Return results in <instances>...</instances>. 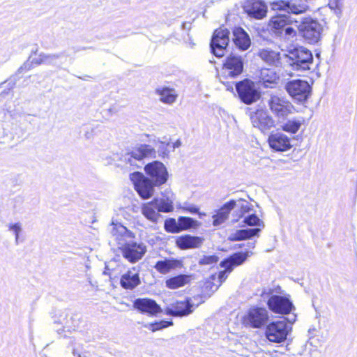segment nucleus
<instances>
[{
    "mask_svg": "<svg viewBox=\"0 0 357 357\" xmlns=\"http://www.w3.org/2000/svg\"><path fill=\"white\" fill-rule=\"evenodd\" d=\"M238 202L239 204L237 206L240 208L239 217H243L245 213L251 211V206L244 199H240Z\"/></svg>",
    "mask_w": 357,
    "mask_h": 357,
    "instance_id": "43",
    "label": "nucleus"
},
{
    "mask_svg": "<svg viewBox=\"0 0 357 357\" xmlns=\"http://www.w3.org/2000/svg\"><path fill=\"white\" fill-rule=\"evenodd\" d=\"M183 266V261L174 258H165L159 260L154 266V268L161 274L165 275L172 270L181 268Z\"/></svg>",
    "mask_w": 357,
    "mask_h": 357,
    "instance_id": "27",
    "label": "nucleus"
},
{
    "mask_svg": "<svg viewBox=\"0 0 357 357\" xmlns=\"http://www.w3.org/2000/svg\"><path fill=\"white\" fill-rule=\"evenodd\" d=\"M79 79H86L85 77H78Z\"/></svg>",
    "mask_w": 357,
    "mask_h": 357,
    "instance_id": "52",
    "label": "nucleus"
},
{
    "mask_svg": "<svg viewBox=\"0 0 357 357\" xmlns=\"http://www.w3.org/2000/svg\"><path fill=\"white\" fill-rule=\"evenodd\" d=\"M273 290L269 289L267 291H263L261 296L264 298L269 297L267 305L269 309L275 313L289 314L292 310L294 309V306L291 301L284 296L278 295H272Z\"/></svg>",
    "mask_w": 357,
    "mask_h": 357,
    "instance_id": "10",
    "label": "nucleus"
},
{
    "mask_svg": "<svg viewBox=\"0 0 357 357\" xmlns=\"http://www.w3.org/2000/svg\"><path fill=\"white\" fill-rule=\"evenodd\" d=\"M243 222L248 226H255L257 227L236 230L231 234L229 238L231 241H243L254 236H259L261 229L265 227L264 222L255 213L245 217Z\"/></svg>",
    "mask_w": 357,
    "mask_h": 357,
    "instance_id": "8",
    "label": "nucleus"
},
{
    "mask_svg": "<svg viewBox=\"0 0 357 357\" xmlns=\"http://www.w3.org/2000/svg\"><path fill=\"white\" fill-rule=\"evenodd\" d=\"M258 56L266 63L269 65L276 66L282 56L280 52L273 51L270 49H261L258 52Z\"/></svg>",
    "mask_w": 357,
    "mask_h": 357,
    "instance_id": "30",
    "label": "nucleus"
},
{
    "mask_svg": "<svg viewBox=\"0 0 357 357\" xmlns=\"http://www.w3.org/2000/svg\"><path fill=\"white\" fill-rule=\"evenodd\" d=\"M8 230L12 231L15 235V245L19 244L20 234L22 231V225L20 222H16L14 224L8 225Z\"/></svg>",
    "mask_w": 357,
    "mask_h": 357,
    "instance_id": "40",
    "label": "nucleus"
},
{
    "mask_svg": "<svg viewBox=\"0 0 357 357\" xmlns=\"http://www.w3.org/2000/svg\"><path fill=\"white\" fill-rule=\"evenodd\" d=\"M157 142L160 143V145L158 146V152L162 155H168L171 151L170 146H167V143L169 142L166 137H163V139H158Z\"/></svg>",
    "mask_w": 357,
    "mask_h": 357,
    "instance_id": "41",
    "label": "nucleus"
},
{
    "mask_svg": "<svg viewBox=\"0 0 357 357\" xmlns=\"http://www.w3.org/2000/svg\"><path fill=\"white\" fill-rule=\"evenodd\" d=\"M173 325L172 321H160L159 322L150 323L144 326L153 332H155L158 330L163 329L168 326Z\"/></svg>",
    "mask_w": 357,
    "mask_h": 357,
    "instance_id": "39",
    "label": "nucleus"
},
{
    "mask_svg": "<svg viewBox=\"0 0 357 357\" xmlns=\"http://www.w3.org/2000/svg\"><path fill=\"white\" fill-rule=\"evenodd\" d=\"M167 146H170L171 151H174L176 148L181 146V142L180 139H177L174 143L171 144L169 142L167 143Z\"/></svg>",
    "mask_w": 357,
    "mask_h": 357,
    "instance_id": "48",
    "label": "nucleus"
},
{
    "mask_svg": "<svg viewBox=\"0 0 357 357\" xmlns=\"http://www.w3.org/2000/svg\"><path fill=\"white\" fill-rule=\"evenodd\" d=\"M269 316L268 312L264 307H252L243 317V322L246 326L259 328L266 324Z\"/></svg>",
    "mask_w": 357,
    "mask_h": 357,
    "instance_id": "15",
    "label": "nucleus"
},
{
    "mask_svg": "<svg viewBox=\"0 0 357 357\" xmlns=\"http://www.w3.org/2000/svg\"><path fill=\"white\" fill-rule=\"evenodd\" d=\"M279 80V76L271 69H263L261 72V82L264 87L273 88Z\"/></svg>",
    "mask_w": 357,
    "mask_h": 357,
    "instance_id": "31",
    "label": "nucleus"
},
{
    "mask_svg": "<svg viewBox=\"0 0 357 357\" xmlns=\"http://www.w3.org/2000/svg\"><path fill=\"white\" fill-rule=\"evenodd\" d=\"M233 41L241 51L248 50L251 45V39L248 33L241 26H236L232 30Z\"/></svg>",
    "mask_w": 357,
    "mask_h": 357,
    "instance_id": "24",
    "label": "nucleus"
},
{
    "mask_svg": "<svg viewBox=\"0 0 357 357\" xmlns=\"http://www.w3.org/2000/svg\"><path fill=\"white\" fill-rule=\"evenodd\" d=\"M225 73L230 77H236L242 73L243 61L241 56L231 54L224 63Z\"/></svg>",
    "mask_w": 357,
    "mask_h": 357,
    "instance_id": "17",
    "label": "nucleus"
},
{
    "mask_svg": "<svg viewBox=\"0 0 357 357\" xmlns=\"http://www.w3.org/2000/svg\"><path fill=\"white\" fill-rule=\"evenodd\" d=\"M164 228L167 232L172 234H177L180 231V226L178 225V219L169 218L165 221Z\"/></svg>",
    "mask_w": 357,
    "mask_h": 357,
    "instance_id": "38",
    "label": "nucleus"
},
{
    "mask_svg": "<svg viewBox=\"0 0 357 357\" xmlns=\"http://www.w3.org/2000/svg\"><path fill=\"white\" fill-rule=\"evenodd\" d=\"M236 206L235 200H230L225 203L217 212L213 215V225L215 227L222 225L228 218L231 211Z\"/></svg>",
    "mask_w": 357,
    "mask_h": 357,
    "instance_id": "28",
    "label": "nucleus"
},
{
    "mask_svg": "<svg viewBox=\"0 0 357 357\" xmlns=\"http://www.w3.org/2000/svg\"><path fill=\"white\" fill-rule=\"evenodd\" d=\"M248 246L250 248H254L255 247V242H249Z\"/></svg>",
    "mask_w": 357,
    "mask_h": 357,
    "instance_id": "51",
    "label": "nucleus"
},
{
    "mask_svg": "<svg viewBox=\"0 0 357 357\" xmlns=\"http://www.w3.org/2000/svg\"><path fill=\"white\" fill-rule=\"evenodd\" d=\"M64 56L63 52L57 54H45V65H50L61 68L62 63L60 59Z\"/></svg>",
    "mask_w": 357,
    "mask_h": 357,
    "instance_id": "37",
    "label": "nucleus"
},
{
    "mask_svg": "<svg viewBox=\"0 0 357 357\" xmlns=\"http://www.w3.org/2000/svg\"><path fill=\"white\" fill-rule=\"evenodd\" d=\"M270 147L276 151H286L291 149L290 139L281 132H273L268 136Z\"/></svg>",
    "mask_w": 357,
    "mask_h": 357,
    "instance_id": "18",
    "label": "nucleus"
},
{
    "mask_svg": "<svg viewBox=\"0 0 357 357\" xmlns=\"http://www.w3.org/2000/svg\"><path fill=\"white\" fill-rule=\"evenodd\" d=\"M236 89L241 100L246 105H250L260 98V92L256 89L255 83L245 79L236 82Z\"/></svg>",
    "mask_w": 357,
    "mask_h": 357,
    "instance_id": "11",
    "label": "nucleus"
},
{
    "mask_svg": "<svg viewBox=\"0 0 357 357\" xmlns=\"http://www.w3.org/2000/svg\"><path fill=\"white\" fill-rule=\"evenodd\" d=\"M156 203L153 202V199L148 203L144 204L142 207V214L149 220L155 222L159 217L156 212Z\"/></svg>",
    "mask_w": 357,
    "mask_h": 357,
    "instance_id": "33",
    "label": "nucleus"
},
{
    "mask_svg": "<svg viewBox=\"0 0 357 357\" xmlns=\"http://www.w3.org/2000/svg\"><path fill=\"white\" fill-rule=\"evenodd\" d=\"M162 198L153 199L156 203V208L158 212L169 213L174 210V194L170 190H165L162 192Z\"/></svg>",
    "mask_w": 357,
    "mask_h": 357,
    "instance_id": "21",
    "label": "nucleus"
},
{
    "mask_svg": "<svg viewBox=\"0 0 357 357\" xmlns=\"http://www.w3.org/2000/svg\"><path fill=\"white\" fill-rule=\"evenodd\" d=\"M303 121L304 120L303 118H301L300 119H291L284 123L282 126V128L284 131L294 134L300 129Z\"/></svg>",
    "mask_w": 357,
    "mask_h": 357,
    "instance_id": "36",
    "label": "nucleus"
},
{
    "mask_svg": "<svg viewBox=\"0 0 357 357\" xmlns=\"http://www.w3.org/2000/svg\"><path fill=\"white\" fill-rule=\"evenodd\" d=\"M298 29L308 43L317 44L322 38L324 26L317 19L310 16L302 18Z\"/></svg>",
    "mask_w": 357,
    "mask_h": 357,
    "instance_id": "5",
    "label": "nucleus"
},
{
    "mask_svg": "<svg viewBox=\"0 0 357 357\" xmlns=\"http://www.w3.org/2000/svg\"><path fill=\"white\" fill-rule=\"evenodd\" d=\"M178 225L180 226V231H182L190 229H196L200 226V222L190 217L180 216L178 217Z\"/></svg>",
    "mask_w": 357,
    "mask_h": 357,
    "instance_id": "35",
    "label": "nucleus"
},
{
    "mask_svg": "<svg viewBox=\"0 0 357 357\" xmlns=\"http://www.w3.org/2000/svg\"><path fill=\"white\" fill-rule=\"evenodd\" d=\"M199 296L187 297L183 301H177L165 309V314L172 317H186L193 312L203 301Z\"/></svg>",
    "mask_w": 357,
    "mask_h": 357,
    "instance_id": "7",
    "label": "nucleus"
},
{
    "mask_svg": "<svg viewBox=\"0 0 357 357\" xmlns=\"http://www.w3.org/2000/svg\"><path fill=\"white\" fill-rule=\"evenodd\" d=\"M144 171L148 178L153 182L155 186L165 184L168 179V172L164 164L160 161H153L144 167Z\"/></svg>",
    "mask_w": 357,
    "mask_h": 357,
    "instance_id": "14",
    "label": "nucleus"
},
{
    "mask_svg": "<svg viewBox=\"0 0 357 357\" xmlns=\"http://www.w3.org/2000/svg\"><path fill=\"white\" fill-rule=\"evenodd\" d=\"M156 93L160 96V100L165 104L174 103L178 96L176 91L168 87L157 89Z\"/></svg>",
    "mask_w": 357,
    "mask_h": 357,
    "instance_id": "32",
    "label": "nucleus"
},
{
    "mask_svg": "<svg viewBox=\"0 0 357 357\" xmlns=\"http://www.w3.org/2000/svg\"><path fill=\"white\" fill-rule=\"evenodd\" d=\"M36 53H37V50L34 52H32L29 59H30L32 57L33 54H36ZM32 63H31V61L30 62L29 60L26 61V62H24L23 63V65L22 66H20L19 68V69L17 70V73L20 74V73H22L24 70H26V71L30 70L32 68Z\"/></svg>",
    "mask_w": 357,
    "mask_h": 357,
    "instance_id": "44",
    "label": "nucleus"
},
{
    "mask_svg": "<svg viewBox=\"0 0 357 357\" xmlns=\"http://www.w3.org/2000/svg\"><path fill=\"white\" fill-rule=\"evenodd\" d=\"M153 149L148 144H141L134 149L130 153L124 155V161L131 166H138L135 162L140 161L143 158L151 155L153 153Z\"/></svg>",
    "mask_w": 357,
    "mask_h": 357,
    "instance_id": "19",
    "label": "nucleus"
},
{
    "mask_svg": "<svg viewBox=\"0 0 357 357\" xmlns=\"http://www.w3.org/2000/svg\"><path fill=\"white\" fill-rule=\"evenodd\" d=\"M252 252H237L231 255L229 257L224 259L220 264V266L226 268L229 272H231L235 266L241 265L245 262L247 258Z\"/></svg>",
    "mask_w": 357,
    "mask_h": 357,
    "instance_id": "26",
    "label": "nucleus"
},
{
    "mask_svg": "<svg viewBox=\"0 0 357 357\" xmlns=\"http://www.w3.org/2000/svg\"><path fill=\"white\" fill-rule=\"evenodd\" d=\"M31 63L36 65L45 64V53L40 52L38 54V57L33 58L31 60Z\"/></svg>",
    "mask_w": 357,
    "mask_h": 357,
    "instance_id": "45",
    "label": "nucleus"
},
{
    "mask_svg": "<svg viewBox=\"0 0 357 357\" xmlns=\"http://www.w3.org/2000/svg\"><path fill=\"white\" fill-rule=\"evenodd\" d=\"M229 272L225 268V270L222 271L218 274V279L220 282V284L226 280L228 276V273Z\"/></svg>",
    "mask_w": 357,
    "mask_h": 357,
    "instance_id": "47",
    "label": "nucleus"
},
{
    "mask_svg": "<svg viewBox=\"0 0 357 357\" xmlns=\"http://www.w3.org/2000/svg\"><path fill=\"white\" fill-rule=\"evenodd\" d=\"M110 233L119 245L123 257L130 263L138 261L145 255L146 245L143 243L132 241L135 238L134 233L121 223L112 222Z\"/></svg>",
    "mask_w": 357,
    "mask_h": 357,
    "instance_id": "1",
    "label": "nucleus"
},
{
    "mask_svg": "<svg viewBox=\"0 0 357 357\" xmlns=\"http://www.w3.org/2000/svg\"><path fill=\"white\" fill-rule=\"evenodd\" d=\"M296 314L289 318L273 321L269 324L266 329V336L270 342L281 343L284 342L291 331V325L296 321Z\"/></svg>",
    "mask_w": 357,
    "mask_h": 357,
    "instance_id": "4",
    "label": "nucleus"
},
{
    "mask_svg": "<svg viewBox=\"0 0 357 357\" xmlns=\"http://www.w3.org/2000/svg\"><path fill=\"white\" fill-rule=\"evenodd\" d=\"M183 210L188 211L191 213H197L199 212V208L194 205L183 206Z\"/></svg>",
    "mask_w": 357,
    "mask_h": 357,
    "instance_id": "46",
    "label": "nucleus"
},
{
    "mask_svg": "<svg viewBox=\"0 0 357 357\" xmlns=\"http://www.w3.org/2000/svg\"><path fill=\"white\" fill-rule=\"evenodd\" d=\"M204 238L199 236H194L185 234L178 236L176 239V245L181 250H189L199 248L202 246Z\"/></svg>",
    "mask_w": 357,
    "mask_h": 357,
    "instance_id": "23",
    "label": "nucleus"
},
{
    "mask_svg": "<svg viewBox=\"0 0 357 357\" xmlns=\"http://www.w3.org/2000/svg\"><path fill=\"white\" fill-rule=\"evenodd\" d=\"M218 261V257L216 255H208L203 256L198 261V263L201 266L204 265H213Z\"/></svg>",
    "mask_w": 357,
    "mask_h": 357,
    "instance_id": "42",
    "label": "nucleus"
},
{
    "mask_svg": "<svg viewBox=\"0 0 357 357\" xmlns=\"http://www.w3.org/2000/svg\"><path fill=\"white\" fill-rule=\"evenodd\" d=\"M266 96L267 105L275 117L284 120L292 113L294 106L284 96L273 92L267 93Z\"/></svg>",
    "mask_w": 357,
    "mask_h": 357,
    "instance_id": "6",
    "label": "nucleus"
},
{
    "mask_svg": "<svg viewBox=\"0 0 357 357\" xmlns=\"http://www.w3.org/2000/svg\"><path fill=\"white\" fill-rule=\"evenodd\" d=\"M135 309L142 313H146L151 316H155L162 312V309L157 303L150 298H137L133 303Z\"/></svg>",
    "mask_w": 357,
    "mask_h": 357,
    "instance_id": "20",
    "label": "nucleus"
},
{
    "mask_svg": "<svg viewBox=\"0 0 357 357\" xmlns=\"http://www.w3.org/2000/svg\"><path fill=\"white\" fill-rule=\"evenodd\" d=\"M229 31L224 27H220L214 31L210 47L215 56L222 57L225 55L229 43Z\"/></svg>",
    "mask_w": 357,
    "mask_h": 357,
    "instance_id": "13",
    "label": "nucleus"
},
{
    "mask_svg": "<svg viewBox=\"0 0 357 357\" xmlns=\"http://www.w3.org/2000/svg\"><path fill=\"white\" fill-rule=\"evenodd\" d=\"M192 279V275L180 274L172 277L165 281L166 287L170 289H176L188 284Z\"/></svg>",
    "mask_w": 357,
    "mask_h": 357,
    "instance_id": "29",
    "label": "nucleus"
},
{
    "mask_svg": "<svg viewBox=\"0 0 357 357\" xmlns=\"http://www.w3.org/2000/svg\"><path fill=\"white\" fill-rule=\"evenodd\" d=\"M289 95L298 102H305L311 95L312 88L307 81L296 79L288 82L284 86Z\"/></svg>",
    "mask_w": 357,
    "mask_h": 357,
    "instance_id": "9",
    "label": "nucleus"
},
{
    "mask_svg": "<svg viewBox=\"0 0 357 357\" xmlns=\"http://www.w3.org/2000/svg\"><path fill=\"white\" fill-rule=\"evenodd\" d=\"M284 63L289 66L292 70L303 73L311 70L313 64L312 52L304 47L291 49L282 55Z\"/></svg>",
    "mask_w": 357,
    "mask_h": 357,
    "instance_id": "2",
    "label": "nucleus"
},
{
    "mask_svg": "<svg viewBox=\"0 0 357 357\" xmlns=\"http://www.w3.org/2000/svg\"><path fill=\"white\" fill-rule=\"evenodd\" d=\"M326 8H328L337 19L340 20L342 17L344 0H328L327 6L320 8L319 10H324Z\"/></svg>",
    "mask_w": 357,
    "mask_h": 357,
    "instance_id": "34",
    "label": "nucleus"
},
{
    "mask_svg": "<svg viewBox=\"0 0 357 357\" xmlns=\"http://www.w3.org/2000/svg\"><path fill=\"white\" fill-rule=\"evenodd\" d=\"M141 283L139 270L135 267L128 270L121 275L120 284L122 288L132 290L137 287Z\"/></svg>",
    "mask_w": 357,
    "mask_h": 357,
    "instance_id": "25",
    "label": "nucleus"
},
{
    "mask_svg": "<svg viewBox=\"0 0 357 357\" xmlns=\"http://www.w3.org/2000/svg\"><path fill=\"white\" fill-rule=\"evenodd\" d=\"M182 29H190V27L188 26V23H186V22H183V23L182 24Z\"/></svg>",
    "mask_w": 357,
    "mask_h": 357,
    "instance_id": "50",
    "label": "nucleus"
},
{
    "mask_svg": "<svg viewBox=\"0 0 357 357\" xmlns=\"http://www.w3.org/2000/svg\"><path fill=\"white\" fill-rule=\"evenodd\" d=\"M292 21L288 15L273 16L268 22L270 32L276 37L283 40H289L296 36V31L289 26Z\"/></svg>",
    "mask_w": 357,
    "mask_h": 357,
    "instance_id": "3",
    "label": "nucleus"
},
{
    "mask_svg": "<svg viewBox=\"0 0 357 357\" xmlns=\"http://www.w3.org/2000/svg\"><path fill=\"white\" fill-rule=\"evenodd\" d=\"M130 179L141 198L147 199L153 196L155 185L153 181L148 177H146L142 173L139 172H133L130 174Z\"/></svg>",
    "mask_w": 357,
    "mask_h": 357,
    "instance_id": "12",
    "label": "nucleus"
},
{
    "mask_svg": "<svg viewBox=\"0 0 357 357\" xmlns=\"http://www.w3.org/2000/svg\"><path fill=\"white\" fill-rule=\"evenodd\" d=\"M65 332V330L63 328L57 329V333L61 336H63V333ZM63 336H66V335H63Z\"/></svg>",
    "mask_w": 357,
    "mask_h": 357,
    "instance_id": "49",
    "label": "nucleus"
},
{
    "mask_svg": "<svg viewBox=\"0 0 357 357\" xmlns=\"http://www.w3.org/2000/svg\"><path fill=\"white\" fill-rule=\"evenodd\" d=\"M250 119L252 126L264 133L275 127V121L263 109H257L255 112H251Z\"/></svg>",
    "mask_w": 357,
    "mask_h": 357,
    "instance_id": "16",
    "label": "nucleus"
},
{
    "mask_svg": "<svg viewBox=\"0 0 357 357\" xmlns=\"http://www.w3.org/2000/svg\"><path fill=\"white\" fill-rule=\"evenodd\" d=\"M243 8L248 16L257 20L263 19L267 13V6L260 1L248 2Z\"/></svg>",
    "mask_w": 357,
    "mask_h": 357,
    "instance_id": "22",
    "label": "nucleus"
}]
</instances>
